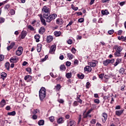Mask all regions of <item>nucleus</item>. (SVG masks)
<instances>
[{
  "label": "nucleus",
  "instance_id": "obj_29",
  "mask_svg": "<svg viewBox=\"0 0 126 126\" xmlns=\"http://www.w3.org/2000/svg\"><path fill=\"white\" fill-rule=\"evenodd\" d=\"M67 57L69 60H72L73 59V55L70 53H67Z\"/></svg>",
  "mask_w": 126,
  "mask_h": 126
},
{
  "label": "nucleus",
  "instance_id": "obj_25",
  "mask_svg": "<svg viewBox=\"0 0 126 126\" xmlns=\"http://www.w3.org/2000/svg\"><path fill=\"white\" fill-rule=\"evenodd\" d=\"M101 14L102 15H108L109 14V12H108V10L105 9V10H101Z\"/></svg>",
  "mask_w": 126,
  "mask_h": 126
},
{
  "label": "nucleus",
  "instance_id": "obj_12",
  "mask_svg": "<svg viewBox=\"0 0 126 126\" xmlns=\"http://www.w3.org/2000/svg\"><path fill=\"white\" fill-rule=\"evenodd\" d=\"M54 39V37L52 35H49L47 36L46 42L47 43H51Z\"/></svg>",
  "mask_w": 126,
  "mask_h": 126
},
{
  "label": "nucleus",
  "instance_id": "obj_11",
  "mask_svg": "<svg viewBox=\"0 0 126 126\" xmlns=\"http://www.w3.org/2000/svg\"><path fill=\"white\" fill-rule=\"evenodd\" d=\"M24 79L25 80L27 81V82H30V81L32 80V76H31V75H28L25 76Z\"/></svg>",
  "mask_w": 126,
  "mask_h": 126
},
{
  "label": "nucleus",
  "instance_id": "obj_8",
  "mask_svg": "<svg viewBox=\"0 0 126 126\" xmlns=\"http://www.w3.org/2000/svg\"><path fill=\"white\" fill-rule=\"evenodd\" d=\"M38 16L40 17L41 22L42 23L44 26H46V25H47V23H46V20L43 18V15H42V14H38Z\"/></svg>",
  "mask_w": 126,
  "mask_h": 126
},
{
  "label": "nucleus",
  "instance_id": "obj_52",
  "mask_svg": "<svg viewBox=\"0 0 126 126\" xmlns=\"http://www.w3.org/2000/svg\"><path fill=\"white\" fill-rule=\"evenodd\" d=\"M10 7V5H9V4H7L5 5L4 8V9H8Z\"/></svg>",
  "mask_w": 126,
  "mask_h": 126
},
{
  "label": "nucleus",
  "instance_id": "obj_56",
  "mask_svg": "<svg viewBox=\"0 0 126 126\" xmlns=\"http://www.w3.org/2000/svg\"><path fill=\"white\" fill-rule=\"evenodd\" d=\"M94 103H96V104H99L100 103V100L98 99H95L94 100Z\"/></svg>",
  "mask_w": 126,
  "mask_h": 126
},
{
  "label": "nucleus",
  "instance_id": "obj_5",
  "mask_svg": "<svg viewBox=\"0 0 126 126\" xmlns=\"http://www.w3.org/2000/svg\"><path fill=\"white\" fill-rule=\"evenodd\" d=\"M23 52V47L20 46L18 47V50L16 51V55L17 56H21Z\"/></svg>",
  "mask_w": 126,
  "mask_h": 126
},
{
  "label": "nucleus",
  "instance_id": "obj_10",
  "mask_svg": "<svg viewBox=\"0 0 126 126\" xmlns=\"http://www.w3.org/2000/svg\"><path fill=\"white\" fill-rule=\"evenodd\" d=\"M76 126V123L73 120H71L68 122L67 126Z\"/></svg>",
  "mask_w": 126,
  "mask_h": 126
},
{
  "label": "nucleus",
  "instance_id": "obj_55",
  "mask_svg": "<svg viewBox=\"0 0 126 126\" xmlns=\"http://www.w3.org/2000/svg\"><path fill=\"white\" fill-rule=\"evenodd\" d=\"M61 88V85L60 84H58L57 86H56V89H57V90H60V89Z\"/></svg>",
  "mask_w": 126,
  "mask_h": 126
},
{
  "label": "nucleus",
  "instance_id": "obj_47",
  "mask_svg": "<svg viewBox=\"0 0 126 126\" xmlns=\"http://www.w3.org/2000/svg\"><path fill=\"white\" fill-rule=\"evenodd\" d=\"M4 59V56L2 55H0V62L3 61Z\"/></svg>",
  "mask_w": 126,
  "mask_h": 126
},
{
  "label": "nucleus",
  "instance_id": "obj_24",
  "mask_svg": "<svg viewBox=\"0 0 126 126\" xmlns=\"http://www.w3.org/2000/svg\"><path fill=\"white\" fill-rule=\"evenodd\" d=\"M34 39L36 40V42L38 43V42H40V35L36 34L34 36Z\"/></svg>",
  "mask_w": 126,
  "mask_h": 126
},
{
  "label": "nucleus",
  "instance_id": "obj_15",
  "mask_svg": "<svg viewBox=\"0 0 126 126\" xmlns=\"http://www.w3.org/2000/svg\"><path fill=\"white\" fill-rule=\"evenodd\" d=\"M27 35V32L23 31L21 32V39H24V38L26 37Z\"/></svg>",
  "mask_w": 126,
  "mask_h": 126
},
{
  "label": "nucleus",
  "instance_id": "obj_33",
  "mask_svg": "<svg viewBox=\"0 0 126 126\" xmlns=\"http://www.w3.org/2000/svg\"><path fill=\"white\" fill-rule=\"evenodd\" d=\"M114 56L116 58L118 57H121V52H119L116 50V52L114 53Z\"/></svg>",
  "mask_w": 126,
  "mask_h": 126
},
{
  "label": "nucleus",
  "instance_id": "obj_23",
  "mask_svg": "<svg viewBox=\"0 0 126 126\" xmlns=\"http://www.w3.org/2000/svg\"><path fill=\"white\" fill-rule=\"evenodd\" d=\"M6 104V102H5V100L3 99L1 101V102L0 103V106L2 108V107H4L5 105Z\"/></svg>",
  "mask_w": 126,
  "mask_h": 126
},
{
  "label": "nucleus",
  "instance_id": "obj_61",
  "mask_svg": "<svg viewBox=\"0 0 126 126\" xmlns=\"http://www.w3.org/2000/svg\"><path fill=\"white\" fill-rule=\"evenodd\" d=\"M124 36H119L118 37V40H122V39H123V40H124Z\"/></svg>",
  "mask_w": 126,
  "mask_h": 126
},
{
  "label": "nucleus",
  "instance_id": "obj_51",
  "mask_svg": "<svg viewBox=\"0 0 126 126\" xmlns=\"http://www.w3.org/2000/svg\"><path fill=\"white\" fill-rule=\"evenodd\" d=\"M83 118H87L88 117V114H87V113H85V112H84L83 115Z\"/></svg>",
  "mask_w": 126,
  "mask_h": 126
},
{
  "label": "nucleus",
  "instance_id": "obj_42",
  "mask_svg": "<svg viewBox=\"0 0 126 126\" xmlns=\"http://www.w3.org/2000/svg\"><path fill=\"white\" fill-rule=\"evenodd\" d=\"M49 120L51 123H53L55 121V117L54 116H51L49 118Z\"/></svg>",
  "mask_w": 126,
  "mask_h": 126
},
{
  "label": "nucleus",
  "instance_id": "obj_40",
  "mask_svg": "<svg viewBox=\"0 0 126 126\" xmlns=\"http://www.w3.org/2000/svg\"><path fill=\"white\" fill-rule=\"evenodd\" d=\"M28 28L30 29V30H31V31H34V28L31 25H29L28 26Z\"/></svg>",
  "mask_w": 126,
  "mask_h": 126
},
{
  "label": "nucleus",
  "instance_id": "obj_39",
  "mask_svg": "<svg viewBox=\"0 0 126 126\" xmlns=\"http://www.w3.org/2000/svg\"><path fill=\"white\" fill-rule=\"evenodd\" d=\"M65 76L67 78H71V73H67L66 74Z\"/></svg>",
  "mask_w": 126,
  "mask_h": 126
},
{
  "label": "nucleus",
  "instance_id": "obj_2",
  "mask_svg": "<svg viewBox=\"0 0 126 126\" xmlns=\"http://www.w3.org/2000/svg\"><path fill=\"white\" fill-rule=\"evenodd\" d=\"M39 96L41 101H43L46 97V89L44 87H42L39 90Z\"/></svg>",
  "mask_w": 126,
  "mask_h": 126
},
{
  "label": "nucleus",
  "instance_id": "obj_43",
  "mask_svg": "<svg viewBox=\"0 0 126 126\" xmlns=\"http://www.w3.org/2000/svg\"><path fill=\"white\" fill-rule=\"evenodd\" d=\"M5 21V19L2 17H0V23H3L4 21Z\"/></svg>",
  "mask_w": 126,
  "mask_h": 126
},
{
  "label": "nucleus",
  "instance_id": "obj_19",
  "mask_svg": "<svg viewBox=\"0 0 126 126\" xmlns=\"http://www.w3.org/2000/svg\"><path fill=\"white\" fill-rule=\"evenodd\" d=\"M10 63H16L17 62V57H11L10 59Z\"/></svg>",
  "mask_w": 126,
  "mask_h": 126
},
{
  "label": "nucleus",
  "instance_id": "obj_41",
  "mask_svg": "<svg viewBox=\"0 0 126 126\" xmlns=\"http://www.w3.org/2000/svg\"><path fill=\"white\" fill-rule=\"evenodd\" d=\"M79 97H80V96ZM79 97L78 96L77 97V102H78V103H80V104H82V100H81V99H80Z\"/></svg>",
  "mask_w": 126,
  "mask_h": 126
},
{
  "label": "nucleus",
  "instance_id": "obj_32",
  "mask_svg": "<svg viewBox=\"0 0 126 126\" xmlns=\"http://www.w3.org/2000/svg\"><path fill=\"white\" fill-rule=\"evenodd\" d=\"M8 116H15L16 115V112L15 111H13L11 112H8L7 113Z\"/></svg>",
  "mask_w": 126,
  "mask_h": 126
},
{
  "label": "nucleus",
  "instance_id": "obj_31",
  "mask_svg": "<svg viewBox=\"0 0 126 126\" xmlns=\"http://www.w3.org/2000/svg\"><path fill=\"white\" fill-rule=\"evenodd\" d=\"M60 70H62V71H64L65 70V69H66V67H65V65L63 64V65H61L60 67Z\"/></svg>",
  "mask_w": 126,
  "mask_h": 126
},
{
  "label": "nucleus",
  "instance_id": "obj_22",
  "mask_svg": "<svg viewBox=\"0 0 126 126\" xmlns=\"http://www.w3.org/2000/svg\"><path fill=\"white\" fill-rule=\"evenodd\" d=\"M36 49L38 53H40L41 52V50H42V44H38Z\"/></svg>",
  "mask_w": 126,
  "mask_h": 126
},
{
  "label": "nucleus",
  "instance_id": "obj_6",
  "mask_svg": "<svg viewBox=\"0 0 126 126\" xmlns=\"http://www.w3.org/2000/svg\"><path fill=\"white\" fill-rule=\"evenodd\" d=\"M97 63H98V61L96 60H93L92 62H89L88 63V64L89 65H90V66H91L92 67H95Z\"/></svg>",
  "mask_w": 126,
  "mask_h": 126
},
{
  "label": "nucleus",
  "instance_id": "obj_62",
  "mask_svg": "<svg viewBox=\"0 0 126 126\" xmlns=\"http://www.w3.org/2000/svg\"><path fill=\"white\" fill-rule=\"evenodd\" d=\"M90 85V82H87L86 83V88H89V86Z\"/></svg>",
  "mask_w": 126,
  "mask_h": 126
},
{
  "label": "nucleus",
  "instance_id": "obj_36",
  "mask_svg": "<svg viewBox=\"0 0 126 126\" xmlns=\"http://www.w3.org/2000/svg\"><path fill=\"white\" fill-rule=\"evenodd\" d=\"M57 24H59V25H62L63 23V20H57Z\"/></svg>",
  "mask_w": 126,
  "mask_h": 126
},
{
  "label": "nucleus",
  "instance_id": "obj_50",
  "mask_svg": "<svg viewBox=\"0 0 126 126\" xmlns=\"http://www.w3.org/2000/svg\"><path fill=\"white\" fill-rule=\"evenodd\" d=\"M38 112H39V110L38 109H34L32 112V114H33V115H36V114H37Z\"/></svg>",
  "mask_w": 126,
  "mask_h": 126
},
{
  "label": "nucleus",
  "instance_id": "obj_35",
  "mask_svg": "<svg viewBox=\"0 0 126 126\" xmlns=\"http://www.w3.org/2000/svg\"><path fill=\"white\" fill-rule=\"evenodd\" d=\"M57 123L58 124H63V118H60L57 120Z\"/></svg>",
  "mask_w": 126,
  "mask_h": 126
},
{
  "label": "nucleus",
  "instance_id": "obj_4",
  "mask_svg": "<svg viewBox=\"0 0 126 126\" xmlns=\"http://www.w3.org/2000/svg\"><path fill=\"white\" fill-rule=\"evenodd\" d=\"M114 62H115V59H111V60L107 59L103 62V64L105 66H107V65H108V64H109V63H113Z\"/></svg>",
  "mask_w": 126,
  "mask_h": 126
},
{
  "label": "nucleus",
  "instance_id": "obj_28",
  "mask_svg": "<svg viewBox=\"0 0 126 126\" xmlns=\"http://www.w3.org/2000/svg\"><path fill=\"white\" fill-rule=\"evenodd\" d=\"M9 66H10V64L9 62H7L5 63V67L7 70H9Z\"/></svg>",
  "mask_w": 126,
  "mask_h": 126
},
{
  "label": "nucleus",
  "instance_id": "obj_14",
  "mask_svg": "<svg viewBox=\"0 0 126 126\" xmlns=\"http://www.w3.org/2000/svg\"><path fill=\"white\" fill-rule=\"evenodd\" d=\"M14 46H15V42H12L9 46L7 47L6 49L7 51H10Z\"/></svg>",
  "mask_w": 126,
  "mask_h": 126
},
{
  "label": "nucleus",
  "instance_id": "obj_46",
  "mask_svg": "<svg viewBox=\"0 0 126 126\" xmlns=\"http://www.w3.org/2000/svg\"><path fill=\"white\" fill-rule=\"evenodd\" d=\"M58 101L61 103V104H63L64 103V100L63 99H59Z\"/></svg>",
  "mask_w": 126,
  "mask_h": 126
},
{
  "label": "nucleus",
  "instance_id": "obj_27",
  "mask_svg": "<svg viewBox=\"0 0 126 126\" xmlns=\"http://www.w3.org/2000/svg\"><path fill=\"white\" fill-rule=\"evenodd\" d=\"M61 34H62L61 32L55 31L54 32V35L56 37H59V36H61Z\"/></svg>",
  "mask_w": 126,
  "mask_h": 126
},
{
  "label": "nucleus",
  "instance_id": "obj_17",
  "mask_svg": "<svg viewBox=\"0 0 126 126\" xmlns=\"http://www.w3.org/2000/svg\"><path fill=\"white\" fill-rule=\"evenodd\" d=\"M85 71H88V72H91L92 71V68L90 66H86L84 68Z\"/></svg>",
  "mask_w": 126,
  "mask_h": 126
},
{
  "label": "nucleus",
  "instance_id": "obj_59",
  "mask_svg": "<svg viewBox=\"0 0 126 126\" xmlns=\"http://www.w3.org/2000/svg\"><path fill=\"white\" fill-rule=\"evenodd\" d=\"M91 123L93 124H96V120L95 119H93L91 121Z\"/></svg>",
  "mask_w": 126,
  "mask_h": 126
},
{
  "label": "nucleus",
  "instance_id": "obj_45",
  "mask_svg": "<svg viewBox=\"0 0 126 126\" xmlns=\"http://www.w3.org/2000/svg\"><path fill=\"white\" fill-rule=\"evenodd\" d=\"M114 30H110L108 32V34H109V35H112V34H114Z\"/></svg>",
  "mask_w": 126,
  "mask_h": 126
},
{
  "label": "nucleus",
  "instance_id": "obj_21",
  "mask_svg": "<svg viewBox=\"0 0 126 126\" xmlns=\"http://www.w3.org/2000/svg\"><path fill=\"white\" fill-rule=\"evenodd\" d=\"M115 49H116V51L119 52V53H121V52L123 51V47L118 45L115 46Z\"/></svg>",
  "mask_w": 126,
  "mask_h": 126
},
{
  "label": "nucleus",
  "instance_id": "obj_1",
  "mask_svg": "<svg viewBox=\"0 0 126 126\" xmlns=\"http://www.w3.org/2000/svg\"><path fill=\"white\" fill-rule=\"evenodd\" d=\"M58 15L56 14H52L50 15V14H43V17L46 20V22L50 23L53 20L57 18Z\"/></svg>",
  "mask_w": 126,
  "mask_h": 126
},
{
  "label": "nucleus",
  "instance_id": "obj_9",
  "mask_svg": "<svg viewBox=\"0 0 126 126\" xmlns=\"http://www.w3.org/2000/svg\"><path fill=\"white\" fill-rule=\"evenodd\" d=\"M56 45H52L49 50L50 54H53V53H55L56 51Z\"/></svg>",
  "mask_w": 126,
  "mask_h": 126
},
{
  "label": "nucleus",
  "instance_id": "obj_16",
  "mask_svg": "<svg viewBox=\"0 0 126 126\" xmlns=\"http://www.w3.org/2000/svg\"><path fill=\"white\" fill-rule=\"evenodd\" d=\"M45 32L46 30L43 27H41L38 31V32L39 33V34H41V35H43V34H44V33H45Z\"/></svg>",
  "mask_w": 126,
  "mask_h": 126
},
{
  "label": "nucleus",
  "instance_id": "obj_26",
  "mask_svg": "<svg viewBox=\"0 0 126 126\" xmlns=\"http://www.w3.org/2000/svg\"><path fill=\"white\" fill-rule=\"evenodd\" d=\"M45 124V121L43 120H39L38 122V126H44V124Z\"/></svg>",
  "mask_w": 126,
  "mask_h": 126
},
{
  "label": "nucleus",
  "instance_id": "obj_37",
  "mask_svg": "<svg viewBox=\"0 0 126 126\" xmlns=\"http://www.w3.org/2000/svg\"><path fill=\"white\" fill-rule=\"evenodd\" d=\"M119 72L120 74H124V72H125V69L124 68H121L119 70Z\"/></svg>",
  "mask_w": 126,
  "mask_h": 126
},
{
  "label": "nucleus",
  "instance_id": "obj_3",
  "mask_svg": "<svg viewBox=\"0 0 126 126\" xmlns=\"http://www.w3.org/2000/svg\"><path fill=\"white\" fill-rule=\"evenodd\" d=\"M43 14H50L51 13V8L49 6H44L42 9Z\"/></svg>",
  "mask_w": 126,
  "mask_h": 126
},
{
  "label": "nucleus",
  "instance_id": "obj_20",
  "mask_svg": "<svg viewBox=\"0 0 126 126\" xmlns=\"http://www.w3.org/2000/svg\"><path fill=\"white\" fill-rule=\"evenodd\" d=\"M124 113V110H118L115 111V114L116 116H120L122 114Z\"/></svg>",
  "mask_w": 126,
  "mask_h": 126
},
{
  "label": "nucleus",
  "instance_id": "obj_48",
  "mask_svg": "<svg viewBox=\"0 0 126 126\" xmlns=\"http://www.w3.org/2000/svg\"><path fill=\"white\" fill-rule=\"evenodd\" d=\"M37 118L38 116H37V115H36L35 114H33V115H32V119L33 120H37Z\"/></svg>",
  "mask_w": 126,
  "mask_h": 126
},
{
  "label": "nucleus",
  "instance_id": "obj_64",
  "mask_svg": "<svg viewBox=\"0 0 126 126\" xmlns=\"http://www.w3.org/2000/svg\"><path fill=\"white\" fill-rule=\"evenodd\" d=\"M26 71H28L29 73L31 72V68H26Z\"/></svg>",
  "mask_w": 126,
  "mask_h": 126
},
{
  "label": "nucleus",
  "instance_id": "obj_53",
  "mask_svg": "<svg viewBox=\"0 0 126 126\" xmlns=\"http://www.w3.org/2000/svg\"><path fill=\"white\" fill-rule=\"evenodd\" d=\"M71 52L72 53H73V54H75V53L76 52V50L75 49V48L73 47L71 49Z\"/></svg>",
  "mask_w": 126,
  "mask_h": 126
},
{
  "label": "nucleus",
  "instance_id": "obj_18",
  "mask_svg": "<svg viewBox=\"0 0 126 126\" xmlns=\"http://www.w3.org/2000/svg\"><path fill=\"white\" fill-rule=\"evenodd\" d=\"M122 63V59H117L115 62V63L114 64V66H117L118 64L119 63Z\"/></svg>",
  "mask_w": 126,
  "mask_h": 126
},
{
  "label": "nucleus",
  "instance_id": "obj_54",
  "mask_svg": "<svg viewBox=\"0 0 126 126\" xmlns=\"http://www.w3.org/2000/svg\"><path fill=\"white\" fill-rule=\"evenodd\" d=\"M70 64H71V63L70 62L67 61L66 62V66H70Z\"/></svg>",
  "mask_w": 126,
  "mask_h": 126
},
{
  "label": "nucleus",
  "instance_id": "obj_38",
  "mask_svg": "<svg viewBox=\"0 0 126 126\" xmlns=\"http://www.w3.org/2000/svg\"><path fill=\"white\" fill-rule=\"evenodd\" d=\"M9 13L11 14V15H14V14H15V11L13 9H11Z\"/></svg>",
  "mask_w": 126,
  "mask_h": 126
},
{
  "label": "nucleus",
  "instance_id": "obj_7",
  "mask_svg": "<svg viewBox=\"0 0 126 126\" xmlns=\"http://www.w3.org/2000/svg\"><path fill=\"white\" fill-rule=\"evenodd\" d=\"M102 123L103 124H105V123H106V121H107V119L108 118V114H107V113H102Z\"/></svg>",
  "mask_w": 126,
  "mask_h": 126
},
{
  "label": "nucleus",
  "instance_id": "obj_58",
  "mask_svg": "<svg viewBox=\"0 0 126 126\" xmlns=\"http://www.w3.org/2000/svg\"><path fill=\"white\" fill-rule=\"evenodd\" d=\"M125 3H126V2L125 1H122L119 3L120 6H123V5H124Z\"/></svg>",
  "mask_w": 126,
  "mask_h": 126
},
{
  "label": "nucleus",
  "instance_id": "obj_57",
  "mask_svg": "<svg viewBox=\"0 0 126 126\" xmlns=\"http://www.w3.org/2000/svg\"><path fill=\"white\" fill-rule=\"evenodd\" d=\"M67 43L69 45H71V44H72V40L71 39H68Z\"/></svg>",
  "mask_w": 126,
  "mask_h": 126
},
{
  "label": "nucleus",
  "instance_id": "obj_63",
  "mask_svg": "<svg viewBox=\"0 0 126 126\" xmlns=\"http://www.w3.org/2000/svg\"><path fill=\"white\" fill-rule=\"evenodd\" d=\"M122 33H123V31L122 30H119L118 32V35H122Z\"/></svg>",
  "mask_w": 126,
  "mask_h": 126
},
{
  "label": "nucleus",
  "instance_id": "obj_34",
  "mask_svg": "<svg viewBox=\"0 0 126 126\" xmlns=\"http://www.w3.org/2000/svg\"><path fill=\"white\" fill-rule=\"evenodd\" d=\"M77 76L79 79H83L84 78V74H79Z\"/></svg>",
  "mask_w": 126,
  "mask_h": 126
},
{
  "label": "nucleus",
  "instance_id": "obj_44",
  "mask_svg": "<svg viewBox=\"0 0 126 126\" xmlns=\"http://www.w3.org/2000/svg\"><path fill=\"white\" fill-rule=\"evenodd\" d=\"M78 21L80 23H82V22H83L84 21V19L83 18H81L78 19Z\"/></svg>",
  "mask_w": 126,
  "mask_h": 126
},
{
  "label": "nucleus",
  "instance_id": "obj_49",
  "mask_svg": "<svg viewBox=\"0 0 126 126\" xmlns=\"http://www.w3.org/2000/svg\"><path fill=\"white\" fill-rule=\"evenodd\" d=\"M73 106L74 107H76V106H78V103L77 102V101H75L73 103Z\"/></svg>",
  "mask_w": 126,
  "mask_h": 126
},
{
  "label": "nucleus",
  "instance_id": "obj_30",
  "mask_svg": "<svg viewBox=\"0 0 126 126\" xmlns=\"http://www.w3.org/2000/svg\"><path fill=\"white\" fill-rule=\"evenodd\" d=\"M56 80L57 81H59L60 82H63V78L61 76H59V77L56 78Z\"/></svg>",
  "mask_w": 126,
  "mask_h": 126
},
{
  "label": "nucleus",
  "instance_id": "obj_13",
  "mask_svg": "<svg viewBox=\"0 0 126 126\" xmlns=\"http://www.w3.org/2000/svg\"><path fill=\"white\" fill-rule=\"evenodd\" d=\"M0 76H1V79H2L3 80H4L5 78H6V76H7V74L4 72H2L0 73Z\"/></svg>",
  "mask_w": 126,
  "mask_h": 126
},
{
  "label": "nucleus",
  "instance_id": "obj_60",
  "mask_svg": "<svg viewBox=\"0 0 126 126\" xmlns=\"http://www.w3.org/2000/svg\"><path fill=\"white\" fill-rule=\"evenodd\" d=\"M72 23H73V21H70L69 24L66 26V27H67L68 26H70V25H72Z\"/></svg>",
  "mask_w": 126,
  "mask_h": 126
}]
</instances>
